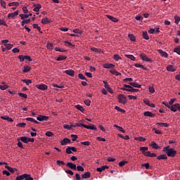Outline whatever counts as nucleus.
<instances>
[{"label": "nucleus", "mask_w": 180, "mask_h": 180, "mask_svg": "<svg viewBox=\"0 0 180 180\" xmlns=\"http://www.w3.org/2000/svg\"><path fill=\"white\" fill-rule=\"evenodd\" d=\"M174 23H176V25H178L179 23V22H180V18H179V16H178V15H175L174 16Z\"/></svg>", "instance_id": "nucleus-42"}, {"label": "nucleus", "mask_w": 180, "mask_h": 180, "mask_svg": "<svg viewBox=\"0 0 180 180\" xmlns=\"http://www.w3.org/2000/svg\"><path fill=\"white\" fill-rule=\"evenodd\" d=\"M110 72L113 75H116V77H118V75H122V73L117 72L116 70H110Z\"/></svg>", "instance_id": "nucleus-25"}, {"label": "nucleus", "mask_w": 180, "mask_h": 180, "mask_svg": "<svg viewBox=\"0 0 180 180\" xmlns=\"http://www.w3.org/2000/svg\"><path fill=\"white\" fill-rule=\"evenodd\" d=\"M19 15V11H15L14 13H8V18H15V16H18Z\"/></svg>", "instance_id": "nucleus-20"}, {"label": "nucleus", "mask_w": 180, "mask_h": 180, "mask_svg": "<svg viewBox=\"0 0 180 180\" xmlns=\"http://www.w3.org/2000/svg\"><path fill=\"white\" fill-rule=\"evenodd\" d=\"M151 147L155 148V150H158V148H160V146H158V145H157V143L154 141L152 142Z\"/></svg>", "instance_id": "nucleus-38"}, {"label": "nucleus", "mask_w": 180, "mask_h": 180, "mask_svg": "<svg viewBox=\"0 0 180 180\" xmlns=\"http://www.w3.org/2000/svg\"><path fill=\"white\" fill-rule=\"evenodd\" d=\"M1 119H2L3 120H7V122H13V119L8 116H1Z\"/></svg>", "instance_id": "nucleus-27"}, {"label": "nucleus", "mask_w": 180, "mask_h": 180, "mask_svg": "<svg viewBox=\"0 0 180 180\" xmlns=\"http://www.w3.org/2000/svg\"><path fill=\"white\" fill-rule=\"evenodd\" d=\"M114 127H116V129H117L119 130V131H121V133H126V131H124V129H123V127H120L117 124H114Z\"/></svg>", "instance_id": "nucleus-28"}, {"label": "nucleus", "mask_w": 180, "mask_h": 180, "mask_svg": "<svg viewBox=\"0 0 180 180\" xmlns=\"http://www.w3.org/2000/svg\"><path fill=\"white\" fill-rule=\"evenodd\" d=\"M103 68L109 70V68H115V65L112 63H105L103 65Z\"/></svg>", "instance_id": "nucleus-8"}, {"label": "nucleus", "mask_w": 180, "mask_h": 180, "mask_svg": "<svg viewBox=\"0 0 180 180\" xmlns=\"http://www.w3.org/2000/svg\"><path fill=\"white\" fill-rule=\"evenodd\" d=\"M130 86H133L134 88H141V85L137 84L136 82H131L129 83Z\"/></svg>", "instance_id": "nucleus-19"}, {"label": "nucleus", "mask_w": 180, "mask_h": 180, "mask_svg": "<svg viewBox=\"0 0 180 180\" xmlns=\"http://www.w3.org/2000/svg\"><path fill=\"white\" fill-rule=\"evenodd\" d=\"M25 180H33V177L30 174H27V176L25 177Z\"/></svg>", "instance_id": "nucleus-64"}, {"label": "nucleus", "mask_w": 180, "mask_h": 180, "mask_svg": "<svg viewBox=\"0 0 180 180\" xmlns=\"http://www.w3.org/2000/svg\"><path fill=\"white\" fill-rule=\"evenodd\" d=\"M67 143H71V140L70 139L65 138L63 140L60 141L61 146H65Z\"/></svg>", "instance_id": "nucleus-14"}, {"label": "nucleus", "mask_w": 180, "mask_h": 180, "mask_svg": "<svg viewBox=\"0 0 180 180\" xmlns=\"http://www.w3.org/2000/svg\"><path fill=\"white\" fill-rule=\"evenodd\" d=\"M56 164H57V165H59V166L65 165V162H64V161H63V160H57Z\"/></svg>", "instance_id": "nucleus-52"}, {"label": "nucleus", "mask_w": 180, "mask_h": 180, "mask_svg": "<svg viewBox=\"0 0 180 180\" xmlns=\"http://www.w3.org/2000/svg\"><path fill=\"white\" fill-rule=\"evenodd\" d=\"M36 88H37V89H40L41 91H46L47 90L48 87L46 84H37Z\"/></svg>", "instance_id": "nucleus-6"}, {"label": "nucleus", "mask_w": 180, "mask_h": 180, "mask_svg": "<svg viewBox=\"0 0 180 180\" xmlns=\"http://www.w3.org/2000/svg\"><path fill=\"white\" fill-rule=\"evenodd\" d=\"M144 116H147L148 117H154V116H155V114H153V112H150V111H146L143 113Z\"/></svg>", "instance_id": "nucleus-13"}, {"label": "nucleus", "mask_w": 180, "mask_h": 180, "mask_svg": "<svg viewBox=\"0 0 180 180\" xmlns=\"http://www.w3.org/2000/svg\"><path fill=\"white\" fill-rule=\"evenodd\" d=\"M83 127H84V129H88L90 130H95L96 131V127L92 125V126H89V125H85L84 124Z\"/></svg>", "instance_id": "nucleus-16"}, {"label": "nucleus", "mask_w": 180, "mask_h": 180, "mask_svg": "<svg viewBox=\"0 0 180 180\" xmlns=\"http://www.w3.org/2000/svg\"><path fill=\"white\" fill-rule=\"evenodd\" d=\"M143 37L146 40H150V37H148V34L147 33V32H143Z\"/></svg>", "instance_id": "nucleus-37"}, {"label": "nucleus", "mask_w": 180, "mask_h": 180, "mask_svg": "<svg viewBox=\"0 0 180 180\" xmlns=\"http://www.w3.org/2000/svg\"><path fill=\"white\" fill-rule=\"evenodd\" d=\"M65 73L67 74V75H70V77H74V74L75 72L72 70H65Z\"/></svg>", "instance_id": "nucleus-17"}, {"label": "nucleus", "mask_w": 180, "mask_h": 180, "mask_svg": "<svg viewBox=\"0 0 180 180\" xmlns=\"http://www.w3.org/2000/svg\"><path fill=\"white\" fill-rule=\"evenodd\" d=\"M167 71H171L172 72H174V71H176V69L172 65H169L167 67Z\"/></svg>", "instance_id": "nucleus-23"}, {"label": "nucleus", "mask_w": 180, "mask_h": 180, "mask_svg": "<svg viewBox=\"0 0 180 180\" xmlns=\"http://www.w3.org/2000/svg\"><path fill=\"white\" fill-rule=\"evenodd\" d=\"M107 18L108 19H110V20H111L112 22H115V23L119 22V19L112 16V15H107Z\"/></svg>", "instance_id": "nucleus-15"}, {"label": "nucleus", "mask_w": 180, "mask_h": 180, "mask_svg": "<svg viewBox=\"0 0 180 180\" xmlns=\"http://www.w3.org/2000/svg\"><path fill=\"white\" fill-rule=\"evenodd\" d=\"M63 60H67V56H60L57 58L56 61H62Z\"/></svg>", "instance_id": "nucleus-35"}, {"label": "nucleus", "mask_w": 180, "mask_h": 180, "mask_svg": "<svg viewBox=\"0 0 180 180\" xmlns=\"http://www.w3.org/2000/svg\"><path fill=\"white\" fill-rule=\"evenodd\" d=\"M135 140H136L137 141H146V139L143 136H139L135 138Z\"/></svg>", "instance_id": "nucleus-39"}, {"label": "nucleus", "mask_w": 180, "mask_h": 180, "mask_svg": "<svg viewBox=\"0 0 180 180\" xmlns=\"http://www.w3.org/2000/svg\"><path fill=\"white\" fill-rule=\"evenodd\" d=\"M81 144H82L83 146H91V142L86 141L81 142Z\"/></svg>", "instance_id": "nucleus-63"}, {"label": "nucleus", "mask_w": 180, "mask_h": 180, "mask_svg": "<svg viewBox=\"0 0 180 180\" xmlns=\"http://www.w3.org/2000/svg\"><path fill=\"white\" fill-rule=\"evenodd\" d=\"M65 172H66V174H69V175H74V172L70 169H66L65 170Z\"/></svg>", "instance_id": "nucleus-61"}, {"label": "nucleus", "mask_w": 180, "mask_h": 180, "mask_svg": "<svg viewBox=\"0 0 180 180\" xmlns=\"http://www.w3.org/2000/svg\"><path fill=\"white\" fill-rule=\"evenodd\" d=\"M8 6H19V2H11L8 4Z\"/></svg>", "instance_id": "nucleus-43"}, {"label": "nucleus", "mask_w": 180, "mask_h": 180, "mask_svg": "<svg viewBox=\"0 0 180 180\" xmlns=\"http://www.w3.org/2000/svg\"><path fill=\"white\" fill-rule=\"evenodd\" d=\"M66 166H68L70 169H74V171H77V165L72 163V162H68L66 164Z\"/></svg>", "instance_id": "nucleus-7"}, {"label": "nucleus", "mask_w": 180, "mask_h": 180, "mask_svg": "<svg viewBox=\"0 0 180 180\" xmlns=\"http://www.w3.org/2000/svg\"><path fill=\"white\" fill-rule=\"evenodd\" d=\"M124 86L125 88H130L129 90H128V92H139V89L133 88V86L129 85V84H124Z\"/></svg>", "instance_id": "nucleus-5"}, {"label": "nucleus", "mask_w": 180, "mask_h": 180, "mask_svg": "<svg viewBox=\"0 0 180 180\" xmlns=\"http://www.w3.org/2000/svg\"><path fill=\"white\" fill-rule=\"evenodd\" d=\"M72 141H77V139H78V136L75 135V134H72L71 135Z\"/></svg>", "instance_id": "nucleus-60"}, {"label": "nucleus", "mask_w": 180, "mask_h": 180, "mask_svg": "<svg viewBox=\"0 0 180 180\" xmlns=\"http://www.w3.org/2000/svg\"><path fill=\"white\" fill-rule=\"evenodd\" d=\"M162 151L166 153L168 157H175V155H176V150L172 148H169V146L164 147Z\"/></svg>", "instance_id": "nucleus-1"}, {"label": "nucleus", "mask_w": 180, "mask_h": 180, "mask_svg": "<svg viewBox=\"0 0 180 180\" xmlns=\"http://www.w3.org/2000/svg\"><path fill=\"white\" fill-rule=\"evenodd\" d=\"M73 33H76L77 34H82V31L79 29H75L73 30Z\"/></svg>", "instance_id": "nucleus-48"}, {"label": "nucleus", "mask_w": 180, "mask_h": 180, "mask_svg": "<svg viewBox=\"0 0 180 180\" xmlns=\"http://www.w3.org/2000/svg\"><path fill=\"white\" fill-rule=\"evenodd\" d=\"M19 96L21 98H25V99H27V94H23V93H19Z\"/></svg>", "instance_id": "nucleus-58"}, {"label": "nucleus", "mask_w": 180, "mask_h": 180, "mask_svg": "<svg viewBox=\"0 0 180 180\" xmlns=\"http://www.w3.org/2000/svg\"><path fill=\"white\" fill-rule=\"evenodd\" d=\"M115 109L116 110H117L118 112H121V113H126V110H124V109L120 108V107H119V106H115Z\"/></svg>", "instance_id": "nucleus-36"}, {"label": "nucleus", "mask_w": 180, "mask_h": 180, "mask_svg": "<svg viewBox=\"0 0 180 180\" xmlns=\"http://www.w3.org/2000/svg\"><path fill=\"white\" fill-rule=\"evenodd\" d=\"M78 77L79 78V79H84V81H88V79H86L85 76H84V75H82V73H79L78 75Z\"/></svg>", "instance_id": "nucleus-47"}, {"label": "nucleus", "mask_w": 180, "mask_h": 180, "mask_svg": "<svg viewBox=\"0 0 180 180\" xmlns=\"http://www.w3.org/2000/svg\"><path fill=\"white\" fill-rule=\"evenodd\" d=\"M20 140L22 141V143H25V144H27L28 143V138L27 136H22L20 138Z\"/></svg>", "instance_id": "nucleus-30"}, {"label": "nucleus", "mask_w": 180, "mask_h": 180, "mask_svg": "<svg viewBox=\"0 0 180 180\" xmlns=\"http://www.w3.org/2000/svg\"><path fill=\"white\" fill-rule=\"evenodd\" d=\"M22 82L26 84V85H30V84H32L31 79H22Z\"/></svg>", "instance_id": "nucleus-40"}, {"label": "nucleus", "mask_w": 180, "mask_h": 180, "mask_svg": "<svg viewBox=\"0 0 180 180\" xmlns=\"http://www.w3.org/2000/svg\"><path fill=\"white\" fill-rule=\"evenodd\" d=\"M32 70V68L29 65H25L23 67L22 72H29Z\"/></svg>", "instance_id": "nucleus-22"}, {"label": "nucleus", "mask_w": 180, "mask_h": 180, "mask_svg": "<svg viewBox=\"0 0 180 180\" xmlns=\"http://www.w3.org/2000/svg\"><path fill=\"white\" fill-rule=\"evenodd\" d=\"M46 47L49 50H53L54 45L53 44L48 43V44H46Z\"/></svg>", "instance_id": "nucleus-49"}, {"label": "nucleus", "mask_w": 180, "mask_h": 180, "mask_svg": "<svg viewBox=\"0 0 180 180\" xmlns=\"http://www.w3.org/2000/svg\"><path fill=\"white\" fill-rule=\"evenodd\" d=\"M140 58L143 61H147L148 63H153V60L149 58L148 56H146L144 53L140 54Z\"/></svg>", "instance_id": "nucleus-4"}, {"label": "nucleus", "mask_w": 180, "mask_h": 180, "mask_svg": "<svg viewBox=\"0 0 180 180\" xmlns=\"http://www.w3.org/2000/svg\"><path fill=\"white\" fill-rule=\"evenodd\" d=\"M140 151H142V154L144 155L146 151H148V147H147V146L141 147L140 148Z\"/></svg>", "instance_id": "nucleus-34"}, {"label": "nucleus", "mask_w": 180, "mask_h": 180, "mask_svg": "<svg viewBox=\"0 0 180 180\" xmlns=\"http://www.w3.org/2000/svg\"><path fill=\"white\" fill-rule=\"evenodd\" d=\"M174 52L176 53L177 54H179V56H180V46H179L178 47L174 48Z\"/></svg>", "instance_id": "nucleus-44"}, {"label": "nucleus", "mask_w": 180, "mask_h": 180, "mask_svg": "<svg viewBox=\"0 0 180 180\" xmlns=\"http://www.w3.org/2000/svg\"><path fill=\"white\" fill-rule=\"evenodd\" d=\"M18 58H19L20 63H23V61H25V56H23V55H20L18 56Z\"/></svg>", "instance_id": "nucleus-59"}, {"label": "nucleus", "mask_w": 180, "mask_h": 180, "mask_svg": "<svg viewBox=\"0 0 180 180\" xmlns=\"http://www.w3.org/2000/svg\"><path fill=\"white\" fill-rule=\"evenodd\" d=\"M84 104L86 105V106H90L91 105V100H89V99L85 100Z\"/></svg>", "instance_id": "nucleus-62"}, {"label": "nucleus", "mask_w": 180, "mask_h": 180, "mask_svg": "<svg viewBox=\"0 0 180 180\" xmlns=\"http://www.w3.org/2000/svg\"><path fill=\"white\" fill-rule=\"evenodd\" d=\"M134 65L136 68H142V70H144V71H147V68L144 67V65L140 63H136Z\"/></svg>", "instance_id": "nucleus-21"}, {"label": "nucleus", "mask_w": 180, "mask_h": 180, "mask_svg": "<svg viewBox=\"0 0 180 180\" xmlns=\"http://www.w3.org/2000/svg\"><path fill=\"white\" fill-rule=\"evenodd\" d=\"M20 17L23 20V19H27L29 15L27 14H20Z\"/></svg>", "instance_id": "nucleus-50"}, {"label": "nucleus", "mask_w": 180, "mask_h": 180, "mask_svg": "<svg viewBox=\"0 0 180 180\" xmlns=\"http://www.w3.org/2000/svg\"><path fill=\"white\" fill-rule=\"evenodd\" d=\"M129 38L130 39V40H131V41H136V37H134V36L133 35V34H129Z\"/></svg>", "instance_id": "nucleus-46"}, {"label": "nucleus", "mask_w": 180, "mask_h": 180, "mask_svg": "<svg viewBox=\"0 0 180 180\" xmlns=\"http://www.w3.org/2000/svg\"><path fill=\"white\" fill-rule=\"evenodd\" d=\"M42 25H47L48 23H51V20L49 19L47 17H44V19L41 20Z\"/></svg>", "instance_id": "nucleus-12"}, {"label": "nucleus", "mask_w": 180, "mask_h": 180, "mask_svg": "<svg viewBox=\"0 0 180 180\" xmlns=\"http://www.w3.org/2000/svg\"><path fill=\"white\" fill-rule=\"evenodd\" d=\"M5 168L6 169H8V171H9V172H11L12 174H13V172H15V171H17L16 168H12L8 165L5 166Z\"/></svg>", "instance_id": "nucleus-26"}, {"label": "nucleus", "mask_w": 180, "mask_h": 180, "mask_svg": "<svg viewBox=\"0 0 180 180\" xmlns=\"http://www.w3.org/2000/svg\"><path fill=\"white\" fill-rule=\"evenodd\" d=\"M169 109H170L172 112H176V110H180V104L176 103L173 105H170V107H169Z\"/></svg>", "instance_id": "nucleus-3"}, {"label": "nucleus", "mask_w": 180, "mask_h": 180, "mask_svg": "<svg viewBox=\"0 0 180 180\" xmlns=\"http://www.w3.org/2000/svg\"><path fill=\"white\" fill-rule=\"evenodd\" d=\"M125 164H127V161L122 160L119 162L118 165L119 167H124Z\"/></svg>", "instance_id": "nucleus-51"}, {"label": "nucleus", "mask_w": 180, "mask_h": 180, "mask_svg": "<svg viewBox=\"0 0 180 180\" xmlns=\"http://www.w3.org/2000/svg\"><path fill=\"white\" fill-rule=\"evenodd\" d=\"M8 88L9 86L4 82H3L2 84H0V89H1V91H5V89H8Z\"/></svg>", "instance_id": "nucleus-24"}, {"label": "nucleus", "mask_w": 180, "mask_h": 180, "mask_svg": "<svg viewBox=\"0 0 180 180\" xmlns=\"http://www.w3.org/2000/svg\"><path fill=\"white\" fill-rule=\"evenodd\" d=\"M167 158H168V157L167 156V155H160L159 156L157 157L158 160H167Z\"/></svg>", "instance_id": "nucleus-33"}, {"label": "nucleus", "mask_w": 180, "mask_h": 180, "mask_svg": "<svg viewBox=\"0 0 180 180\" xmlns=\"http://www.w3.org/2000/svg\"><path fill=\"white\" fill-rule=\"evenodd\" d=\"M88 178H91V172H86L84 174H82V179H88Z\"/></svg>", "instance_id": "nucleus-9"}, {"label": "nucleus", "mask_w": 180, "mask_h": 180, "mask_svg": "<svg viewBox=\"0 0 180 180\" xmlns=\"http://www.w3.org/2000/svg\"><path fill=\"white\" fill-rule=\"evenodd\" d=\"M153 131H155V133L156 134H162V131H160V130H158V129H157L155 128H153Z\"/></svg>", "instance_id": "nucleus-57"}, {"label": "nucleus", "mask_w": 180, "mask_h": 180, "mask_svg": "<svg viewBox=\"0 0 180 180\" xmlns=\"http://www.w3.org/2000/svg\"><path fill=\"white\" fill-rule=\"evenodd\" d=\"M41 8V5L37 4L33 9L34 12H37V15H39V12L40 8Z\"/></svg>", "instance_id": "nucleus-18"}, {"label": "nucleus", "mask_w": 180, "mask_h": 180, "mask_svg": "<svg viewBox=\"0 0 180 180\" xmlns=\"http://www.w3.org/2000/svg\"><path fill=\"white\" fill-rule=\"evenodd\" d=\"M158 51L162 57H165V58H168V53H167V52H165L161 49L158 50Z\"/></svg>", "instance_id": "nucleus-11"}, {"label": "nucleus", "mask_w": 180, "mask_h": 180, "mask_svg": "<svg viewBox=\"0 0 180 180\" xmlns=\"http://www.w3.org/2000/svg\"><path fill=\"white\" fill-rule=\"evenodd\" d=\"M75 108L77 109V110H79L80 112H84L85 110V109H84V107H82L80 105H75Z\"/></svg>", "instance_id": "nucleus-31"}, {"label": "nucleus", "mask_w": 180, "mask_h": 180, "mask_svg": "<svg viewBox=\"0 0 180 180\" xmlns=\"http://www.w3.org/2000/svg\"><path fill=\"white\" fill-rule=\"evenodd\" d=\"M66 153H67V154H72V149H71V146H68V147L66 148Z\"/></svg>", "instance_id": "nucleus-55"}, {"label": "nucleus", "mask_w": 180, "mask_h": 180, "mask_svg": "<svg viewBox=\"0 0 180 180\" xmlns=\"http://www.w3.org/2000/svg\"><path fill=\"white\" fill-rule=\"evenodd\" d=\"M25 61L27 63V61L29 63H30V61H33V60L32 59V58L29 56H25Z\"/></svg>", "instance_id": "nucleus-45"}, {"label": "nucleus", "mask_w": 180, "mask_h": 180, "mask_svg": "<svg viewBox=\"0 0 180 180\" xmlns=\"http://www.w3.org/2000/svg\"><path fill=\"white\" fill-rule=\"evenodd\" d=\"M4 47H6V50H11V49L13 47V45L11 44H6Z\"/></svg>", "instance_id": "nucleus-54"}, {"label": "nucleus", "mask_w": 180, "mask_h": 180, "mask_svg": "<svg viewBox=\"0 0 180 180\" xmlns=\"http://www.w3.org/2000/svg\"><path fill=\"white\" fill-rule=\"evenodd\" d=\"M76 169H77V171H80L81 172H84V171H85L82 166L76 167Z\"/></svg>", "instance_id": "nucleus-56"}, {"label": "nucleus", "mask_w": 180, "mask_h": 180, "mask_svg": "<svg viewBox=\"0 0 180 180\" xmlns=\"http://www.w3.org/2000/svg\"><path fill=\"white\" fill-rule=\"evenodd\" d=\"M156 124L160 126V127H168V126H169V124L165 122H158Z\"/></svg>", "instance_id": "nucleus-29"}, {"label": "nucleus", "mask_w": 180, "mask_h": 180, "mask_svg": "<svg viewBox=\"0 0 180 180\" xmlns=\"http://www.w3.org/2000/svg\"><path fill=\"white\" fill-rule=\"evenodd\" d=\"M117 98L120 103H122V105H126V103H127V97H126L124 94H119Z\"/></svg>", "instance_id": "nucleus-2"}, {"label": "nucleus", "mask_w": 180, "mask_h": 180, "mask_svg": "<svg viewBox=\"0 0 180 180\" xmlns=\"http://www.w3.org/2000/svg\"><path fill=\"white\" fill-rule=\"evenodd\" d=\"M105 169H109V166L108 165H104V166H102L101 167H98L96 169V171L98 172H102V171H105Z\"/></svg>", "instance_id": "nucleus-10"}, {"label": "nucleus", "mask_w": 180, "mask_h": 180, "mask_svg": "<svg viewBox=\"0 0 180 180\" xmlns=\"http://www.w3.org/2000/svg\"><path fill=\"white\" fill-rule=\"evenodd\" d=\"M91 51H94V53H102V51H101V49H98V48H95V47H91L90 49Z\"/></svg>", "instance_id": "nucleus-32"}, {"label": "nucleus", "mask_w": 180, "mask_h": 180, "mask_svg": "<svg viewBox=\"0 0 180 180\" xmlns=\"http://www.w3.org/2000/svg\"><path fill=\"white\" fill-rule=\"evenodd\" d=\"M125 57L129 58V60H131V61H134V60H136V57H134L133 55H125Z\"/></svg>", "instance_id": "nucleus-41"}, {"label": "nucleus", "mask_w": 180, "mask_h": 180, "mask_svg": "<svg viewBox=\"0 0 180 180\" xmlns=\"http://www.w3.org/2000/svg\"><path fill=\"white\" fill-rule=\"evenodd\" d=\"M114 60L115 61H119V60H122V57L119 56V55H114V57H113Z\"/></svg>", "instance_id": "nucleus-53"}]
</instances>
